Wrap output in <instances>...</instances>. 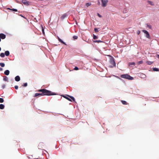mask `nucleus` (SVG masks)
Segmentation results:
<instances>
[{"mask_svg": "<svg viewBox=\"0 0 159 159\" xmlns=\"http://www.w3.org/2000/svg\"><path fill=\"white\" fill-rule=\"evenodd\" d=\"M94 30L96 33H97L98 32V29L97 28H95Z\"/></svg>", "mask_w": 159, "mask_h": 159, "instance_id": "31", "label": "nucleus"}, {"mask_svg": "<svg viewBox=\"0 0 159 159\" xmlns=\"http://www.w3.org/2000/svg\"><path fill=\"white\" fill-rule=\"evenodd\" d=\"M63 97L64 98H66V99H67L69 101H72L71 100L70 98H68L67 97H66V96H64V95L63 96Z\"/></svg>", "mask_w": 159, "mask_h": 159, "instance_id": "21", "label": "nucleus"}, {"mask_svg": "<svg viewBox=\"0 0 159 159\" xmlns=\"http://www.w3.org/2000/svg\"><path fill=\"white\" fill-rule=\"evenodd\" d=\"M143 62L142 61H138L137 63V64L138 65H140V64H143Z\"/></svg>", "mask_w": 159, "mask_h": 159, "instance_id": "19", "label": "nucleus"}, {"mask_svg": "<svg viewBox=\"0 0 159 159\" xmlns=\"http://www.w3.org/2000/svg\"><path fill=\"white\" fill-rule=\"evenodd\" d=\"M98 15L99 17H101V16L99 14H98Z\"/></svg>", "mask_w": 159, "mask_h": 159, "instance_id": "41", "label": "nucleus"}, {"mask_svg": "<svg viewBox=\"0 0 159 159\" xmlns=\"http://www.w3.org/2000/svg\"><path fill=\"white\" fill-rule=\"evenodd\" d=\"M121 102L122 104L124 105H127L128 104L127 102L125 101L121 100Z\"/></svg>", "mask_w": 159, "mask_h": 159, "instance_id": "18", "label": "nucleus"}, {"mask_svg": "<svg viewBox=\"0 0 159 159\" xmlns=\"http://www.w3.org/2000/svg\"><path fill=\"white\" fill-rule=\"evenodd\" d=\"M18 86H17V85H16L15 86V88L16 89H18Z\"/></svg>", "mask_w": 159, "mask_h": 159, "instance_id": "37", "label": "nucleus"}, {"mask_svg": "<svg viewBox=\"0 0 159 159\" xmlns=\"http://www.w3.org/2000/svg\"><path fill=\"white\" fill-rule=\"evenodd\" d=\"M142 31L143 33H144L145 34H146V37L147 38H148V39L150 38V35H149L148 32V31H147V30H142Z\"/></svg>", "mask_w": 159, "mask_h": 159, "instance_id": "5", "label": "nucleus"}, {"mask_svg": "<svg viewBox=\"0 0 159 159\" xmlns=\"http://www.w3.org/2000/svg\"><path fill=\"white\" fill-rule=\"evenodd\" d=\"M1 47H0V51H1Z\"/></svg>", "mask_w": 159, "mask_h": 159, "instance_id": "45", "label": "nucleus"}, {"mask_svg": "<svg viewBox=\"0 0 159 159\" xmlns=\"http://www.w3.org/2000/svg\"><path fill=\"white\" fill-rule=\"evenodd\" d=\"M74 70H79V68H78V67L76 66L75 67V68H74Z\"/></svg>", "mask_w": 159, "mask_h": 159, "instance_id": "34", "label": "nucleus"}, {"mask_svg": "<svg viewBox=\"0 0 159 159\" xmlns=\"http://www.w3.org/2000/svg\"><path fill=\"white\" fill-rule=\"evenodd\" d=\"M58 39L59 41L60 42L62 43H63L65 45H66V43L64 42L59 37H58Z\"/></svg>", "mask_w": 159, "mask_h": 159, "instance_id": "11", "label": "nucleus"}, {"mask_svg": "<svg viewBox=\"0 0 159 159\" xmlns=\"http://www.w3.org/2000/svg\"><path fill=\"white\" fill-rule=\"evenodd\" d=\"M110 63L111 64V67H112L116 66V63L114 61V59L113 57H111L110 59Z\"/></svg>", "mask_w": 159, "mask_h": 159, "instance_id": "3", "label": "nucleus"}, {"mask_svg": "<svg viewBox=\"0 0 159 159\" xmlns=\"http://www.w3.org/2000/svg\"><path fill=\"white\" fill-rule=\"evenodd\" d=\"M147 26L149 27L150 29H152V26L151 25H148V24L147 25Z\"/></svg>", "mask_w": 159, "mask_h": 159, "instance_id": "33", "label": "nucleus"}, {"mask_svg": "<svg viewBox=\"0 0 159 159\" xmlns=\"http://www.w3.org/2000/svg\"><path fill=\"white\" fill-rule=\"evenodd\" d=\"M135 65V63H134V62L129 63V66H131V65Z\"/></svg>", "mask_w": 159, "mask_h": 159, "instance_id": "27", "label": "nucleus"}, {"mask_svg": "<svg viewBox=\"0 0 159 159\" xmlns=\"http://www.w3.org/2000/svg\"><path fill=\"white\" fill-rule=\"evenodd\" d=\"M2 68L0 67V71H2Z\"/></svg>", "mask_w": 159, "mask_h": 159, "instance_id": "43", "label": "nucleus"}, {"mask_svg": "<svg viewBox=\"0 0 159 159\" xmlns=\"http://www.w3.org/2000/svg\"><path fill=\"white\" fill-rule=\"evenodd\" d=\"M9 71L8 70H7L4 71V74L7 75H8L9 74Z\"/></svg>", "mask_w": 159, "mask_h": 159, "instance_id": "13", "label": "nucleus"}, {"mask_svg": "<svg viewBox=\"0 0 159 159\" xmlns=\"http://www.w3.org/2000/svg\"><path fill=\"white\" fill-rule=\"evenodd\" d=\"M6 35L2 33L0 34V38L1 39H4L6 38Z\"/></svg>", "mask_w": 159, "mask_h": 159, "instance_id": "6", "label": "nucleus"}, {"mask_svg": "<svg viewBox=\"0 0 159 159\" xmlns=\"http://www.w3.org/2000/svg\"><path fill=\"white\" fill-rule=\"evenodd\" d=\"M27 83H24L23 85V86L24 87H26L27 86Z\"/></svg>", "mask_w": 159, "mask_h": 159, "instance_id": "35", "label": "nucleus"}, {"mask_svg": "<svg viewBox=\"0 0 159 159\" xmlns=\"http://www.w3.org/2000/svg\"><path fill=\"white\" fill-rule=\"evenodd\" d=\"M139 75L140 77L143 78H145L146 76V75L145 74L142 73H139Z\"/></svg>", "mask_w": 159, "mask_h": 159, "instance_id": "7", "label": "nucleus"}, {"mask_svg": "<svg viewBox=\"0 0 159 159\" xmlns=\"http://www.w3.org/2000/svg\"><path fill=\"white\" fill-rule=\"evenodd\" d=\"M69 97L73 100V101L75 102V100L74 98L72 96H69Z\"/></svg>", "mask_w": 159, "mask_h": 159, "instance_id": "30", "label": "nucleus"}, {"mask_svg": "<svg viewBox=\"0 0 159 159\" xmlns=\"http://www.w3.org/2000/svg\"><path fill=\"white\" fill-rule=\"evenodd\" d=\"M8 80V78L7 76H5L3 78V80L5 81H7Z\"/></svg>", "mask_w": 159, "mask_h": 159, "instance_id": "23", "label": "nucleus"}, {"mask_svg": "<svg viewBox=\"0 0 159 159\" xmlns=\"http://www.w3.org/2000/svg\"><path fill=\"white\" fill-rule=\"evenodd\" d=\"M15 80L16 81H19L20 80V78L19 76H16L15 77Z\"/></svg>", "mask_w": 159, "mask_h": 159, "instance_id": "9", "label": "nucleus"}, {"mask_svg": "<svg viewBox=\"0 0 159 159\" xmlns=\"http://www.w3.org/2000/svg\"><path fill=\"white\" fill-rule=\"evenodd\" d=\"M28 95L27 93H25V96H24V97H25L26 96H27Z\"/></svg>", "mask_w": 159, "mask_h": 159, "instance_id": "44", "label": "nucleus"}, {"mask_svg": "<svg viewBox=\"0 0 159 159\" xmlns=\"http://www.w3.org/2000/svg\"><path fill=\"white\" fill-rule=\"evenodd\" d=\"M10 54V52L9 51H7L5 52V54L7 56H8Z\"/></svg>", "mask_w": 159, "mask_h": 159, "instance_id": "15", "label": "nucleus"}, {"mask_svg": "<svg viewBox=\"0 0 159 159\" xmlns=\"http://www.w3.org/2000/svg\"><path fill=\"white\" fill-rule=\"evenodd\" d=\"M101 5L102 7H106L107 6L108 1L107 0H101Z\"/></svg>", "mask_w": 159, "mask_h": 159, "instance_id": "4", "label": "nucleus"}, {"mask_svg": "<svg viewBox=\"0 0 159 159\" xmlns=\"http://www.w3.org/2000/svg\"><path fill=\"white\" fill-rule=\"evenodd\" d=\"M93 42L95 43H101V42H102L100 40H96L94 41Z\"/></svg>", "mask_w": 159, "mask_h": 159, "instance_id": "22", "label": "nucleus"}, {"mask_svg": "<svg viewBox=\"0 0 159 159\" xmlns=\"http://www.w3.org/2000/svg\"><path fill=\"white\" fill-rule=\"evenodd\" d=\"M20 16H22V17H23L24 18H25V19H26V18H25L24 16H23L22 15H20Z\"/></svg>", "mask_w": 159, "mask_h": 159, "instance_id": "42", "label": "nucleus"}, {"mask_svg": "<svg viewBox=\"0 0 159 159\" xmlns=\"http://www.w3.org/2000/svg\"><path fill=\"white\" fill-rule=\"evenodd\" d=\"M5 84H3L2 85V88L3 89H4L5 87Z\"/></svg>", "mask_w": 159, "mask_h": 159, "instance_id": "38", "label": "nucleus"}, {"mask_svg": "<svg viewBox=\"0 0 159 159\" xmlns=\"http://www.w3.org/2000/svg\"><path fill=\"white\" fill-rule=\"evenodd\" d=\"M147 2L148 3V4L150 5H151L152 6H154V3L151 1L149 0H148L147 1Z\"/></svg>", "mask_w": 159, "mask_h": 159, "instance_id": "8", "label": "nucleus"}, {"mask_svg": "<svg viewBox=\"0 0 159 159\" xmlns=\"http://www.w3.org/2000/svg\"><path fill=\"white\" fill-rule=\"evenodd\" d=\"M8 9L11 10L12 11H17V10L16 9L13 8V9H10V8H8Z\"/></svg>", "mask_w": 159, "mask_h": 159, "instance_id": "28", "label": "nucleus"}, {"mask_svg": "<svg viewBox=\"0 0 159 159\" xmlns=\"http://www.w3.org/2000/svg\"><path fill=\"white\" fill-rule=\"evenodd\" d=\"M42 31L43 34H44V30L43 29V27H42Z\"/></svg>", "mask_w": 159, "mask_h": 159, "instance_id": "36", "label": "nucleus"}, {"mask_svg": "<svg viewBox=\"0 0 159 159\" xmlns=\"http://www.w3.org/2000/svg\"><path fill=\"white\" fill-rule=\"evenodd\" d=\"M4 105L2 104H0V109H3L4 108Z\"/></svg>", "mask_w": 159, "mask_h": 159, "instance_id": "17", "label": "nucleus"}, {"mask_svg": "<svg viewBox=\"0 0 159 159\" xmlns=\"http://www.w3.org/2000/svg\"><path fill=\"white\" fill-rule=\"evenodd\" d=\"M98 38V37L96 36L95 35L93 34V39H97Z\"/></svg>", "mask_w": 159, "mask_h": 159, "instance_id": "26", "label": "nucleus"}, {"mask_svg": "<svg viewBox=\"0 0 159 159\" xmlns=\"http://www.w3.org/2000/svg\"><path fill=\"white\" fill-rule=\"evenodd\" d=\"M67 16V15L66 14H63L61 16V18L62 20L64 19L66 16Z\"/></svg>", "mask_w": 159, "mask_h": 159, "instance_id": "12", "label": "nucleus"}, {"mask_svg": "<svg viewBox=\"0 0 159 159\" xmlns=\"http://www.w3.org/2000/svg\"><path fill=\"white\" fill-rule=\"evenodd\" d=\"M120 77L123 78H125L129 80H133L134 79V78L132 77L131 76L127 74L121 75H120Z\"/></svg>", "mask_w": 159, "mask_h": 159, "instance_id": "2", "label": "nucleus"}, {"mask_svg": "<svg viewBox=\"0 0 159 159\" xmlns=\"http://www.w3.org/2000/svg\"><path fill=\"white\" fill-rule=\"evenodd\" d=\"M4 102V100L2 98H0V103H2Z\"/></svg>", "mask_w": 159, "mask_h": 159, "instance_id": "29", "label": "nucleus"}, {"mask_svg": "<svg viewBox=\"0 0 159 159\" xmlns=\"http://www.w3.org/2000/svg\"><path fill=\"white\" fill-rule=\"evenodd\" d=\"M156 57L159 59V55L158 54H157L156 55Z\"/></svg>", "mask_w": 159, "mask_h": 159, "instance_id": "40", "label": "nucleus"}, {"mask_svg": "<svg viewBox=\"0 0 159 159\" xmlns=\"http://www.w3.org/2000/svg\"><path fill=\"white\" fill-rule=\"evenodd\" d=\"M91 5V3H87L86 4V6L87 7H88L89 6H90Z\"/></svg>", "mask_w": 159, "mask_h": 159, "instance_id": "32", "label": "nucleus"}, {"mask_svg": "<svg viewBox=\"0 0 159 159\" xmlns=\"http://www.w3.org/2000/svg\"><path fill=\"white\" fill-rule=\"evenodd\" d=\"M140 33V31L139 30L137 32V34H139Z\"/></svg>", "mask_w": 159, "mask_h": 159, "instance_id": "39", "label": "nucleus"}, {"mask_svg": "<svg viewBox=\"0 0 159 159\" xmlns=\"http://www.w3.org/2000/svg\"><path fill=\"white\" fill-rule=\"evenodd\" d=\"M37 91L41 92L42 93H36L34 97H36L38 96H41L45 95L49 96L55 94V93H52L51 91L44 89L38 90Z\"/></svg>", "mask_w": 159, "mask_h": 159, "instance_id": "1", "label": "nucleus"}, {"mask_svg": "<svg viewBox=\"0 0 159 159\" xmlns=\"http://www.w3.org/2000/svg\"><path fill=\"white\" fill-rule=\"evenodd\" d=\"M146 62L147 64L149 65H150L153 63V61H147Z\"/></svg>", "mask_w": 159, "mask_h": 159, "instance_id": "16", "label": "nucleus"}, {"mask_svg": "<svg viewBox=\"0 0 159 159\" xmlns=\"http://www.w3.org/2000/svg\"><path fill=\"white\" fill-rule=\"evenodd\" d=\"M22 2L25 5H28L29 4L28 2L26 0H22Z\"/></svg>", "mask_w": 159, "mask_h": 159, "instance_id": "10", "label": "nucleus"}, {"mask_svg": "<svg viewBox=\"0 0 159 159\" xmlns=\"http://www.w3.org/2000/svg\"><path fill=\"white\" fill-rule=\"evenodd\" d=\"M152 70L154 71H159V69L158 68H152Z\"/></svg>", "mask_w": 159, "mask_h": 159, "instance_id": "14", "label": "nucleus"}, {"mask_svg": "<svg viewBox=\"0 0 159 159\" xmlns=\"http://www.w3.org/2000/svg\"><path fill=\"white\" fill-rule=\"evenodd\" d=\"M0 66L2 67H3L5 66V64L3 63H0Z\"/></svg>", "mask_w": 159, "mask_h": 159, "instance_id": "24", "label": "nucleus"}, {"mask_svg": "<svg viewBox=\"0 0 159 159\" xmlns=\"http://www.w3.org/2000/svg\"><path fill=\"white\" fill-rule=\"evenodd\" d=\"M0 56L2 57H5V54L3 53H1L0 54Z\"/></svg>", "mask_w": 159, "mask_h": 159, "instance_id": "20", "label": "nucleus"}, {"mask_svg": "<svg viewBox=\"0 0 159 159\" xmlns=\"http://www.w3.org/2000/svg\"><path fill=\"white\" fill-rule=\"evenodd\" d=\"M73 39H76L78 38V36L76 35H74L73 37Z\"/></svg>", "mask_w": 159, "mask_h": 159, "instance_id": "25", "label": "nucleus"}]
</instances>
